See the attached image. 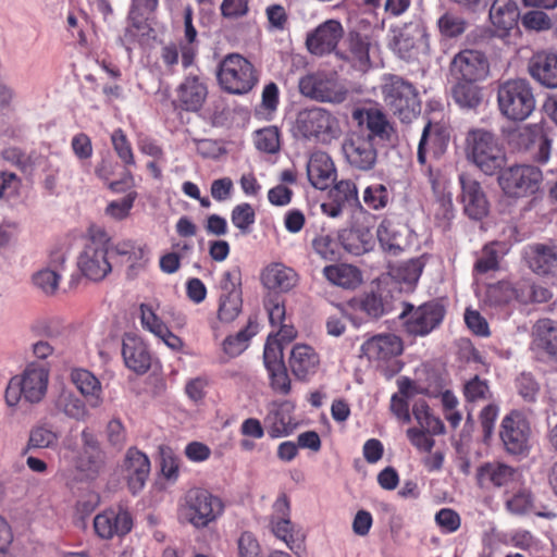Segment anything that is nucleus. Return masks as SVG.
<instances>
[{"instance_id":"nucleus-1","label":"nucleus","mask_w":557,"mask_h":557,"mask_svg":"<svg viewBox=\"0 0 557 557\" xmlns=\"http://www.w3.org/2000/svg\"><path fill=\"white\" fill-rule=\"evenodd\" d=\"M382 96L386 108L401 123H411L421 113L417 87L399 75L389 74L384 78Z\"/></svg>"},{"instance_id":"nucleus-12","label":"nucleus","mask_w":557,"mask_h":557,"mask_svg":"<svg viewBox=\"0 0 557 557\" xmlns=\"http://www.w3.org/2000/svg\"><path fill=\"white\" fill-rule=\"evenodd\" d=\"M352 117L358 123V129L354 131L369 138L379 147L389 143L395 134V128L387 115L377 108L357 109Z\"/></svg>"},{"instance_id":"nucleus-49","label":"nucleus","mask_w":557,"mask_h":557,"mask_svg":"<svg viewBox=\"0 0 557 557\" xmlns=\"http://www.w3.org/2000/svg\"><path fill=\"white\" fill-rule=\"evenodd\" d=\"M465 400L470 404L488 400L492 397L488 382L474 375L462 387Z\"/></svg>"},{"instance_id":"nucleus-54","label":"nucleus","mask_w":557,"mask_h":557,"mask_svg":"<svg viewBox=\"0 0 557 557\" xmlns=\"http://www.w3.org/2000/svg\"><path fill=\"white\" fill-rule=\"evenodd\" d=\"M362 199L369 209L377 211L387 207L391 195L385 185L376 183L363 190Z\"/></svg>"},{"instance_id":"nucleus-59","label":"nucleus","mask_w":557,"mask_h":557,"mask_svg":"<svg viewBox=\"0 0 557 557\" xmlns=\"http://www.w3.org/2000/svg\"><path fill=\"white\" fill-rule=\"evenodd\" d=\"M3 158L12 165L16 166L23 174L33 175L36 168V159L18 148H9L4 150Z\"/></svg>"},{"instance_id":"nucleus-27","label":"nucleus","mask_w":557,"mask_h":557,"mask_svg":"<svg viewBox=\"0 0 557 557\" xmlns=\"http://www.w3.org/2000/svg\"><path fill=\"white\" fill-rule=\"evenodd\" d=\"M24 389V399L30 404L42 400L48 389L49 370L37 363H29L21 375H15Z\"/></svg>"},{"instance_id":"nucleus-36","label":"nucleus","mask_w":557,"mask_h":557,"mask_svg":"<svg viewBox=\"0 0 557 557\" xmlns=\"http://www.w3.org/2000/svg\"><path fill=\"white\" fill-rule=\"evenodd\" d=\"M524 256L530 269L536 274L546 275L557 268V252L553 246L530 245L525 249Z\"/></svg>"},{"instance_id":"nucleus-23","label":"nucleus","mask_w":557,"mask_h":557,"mask_svg":"<svg viewBox=\"0 0 557 557\" xmlns=\"http://www.w3.org/2000/svg\"><path fill=\"white\" fill-rule=\"evenodd\" d=\"M451 72L458 81L479 82L486 77L488 63L482 52L463 50L454 57Z\"/></svg>"},{"instance_id":"nucleus-35","label":"nucleus","mask_w":557,"mask_h":557,"mask_svg":"<svg viewBox=\"0 0 557 557\" xmlns=\"http://www.w3.org/2000/svg\"><path fill=\"white\" fill-rule=\"evenodd\" d=\"M393 48L404 60L413 57L418 46L424 37V30L419 24L409 23L394 32Z\"/></svg>"},{"instance_id":"nucleus-8","label":"nucleus","mask_w":557,"mask_h":557,"mask_svg":"<svg viewBox=\"0 0 557 557\" xmlns=\"http://www.w3.org/2000/svg\"><path fill=\"white\" fill-rule=\"evenodd\" d=\"M223 511L222 499L201 487L190 488L182 506L185 519L197 529L208 527L221 517Z\"/></svg>"},{"instance_id":"nucleus-58","label":"nucleus","mask_w":557,"mask_h":557,"mask_svg":"<svg viewBox=\"0 0 557 557\" xmlns=\"http://www.w3.org/2000/svg\"><path fill=\"white\" fill-rule=\"evenodd\" d=\"M505 506L513 515H525L533 510L532 493L525 487L520 488L506 499Z\"/></svg>"},{"instance_id":"nucleus-40","label":"nucleus","mask_w":557,"mask_h":557,"mask_svg":"<svg viewBox=\"0 0 557 557\" xmlns=\"http://www.w3.org/2000/svg\"><path fill=\"white\" fill-rule=\"evenodd\" d=\"M113 250L116 256L121 257L122 262L128 264V272H133L135 269H141L146 265L148 248L144 244L132 239H125L117 242L114 245Z\"/></svg>"},{"instance_id":"nucleus-11","label":"nucleus","mask_w":557,"mask_h":557,"mask_svg":"<svg viewBox=\"0 0 557 557\" xmlns=\"http://www.w3.org/2000/svg\"><path fill=\"white\" fill-rule=\"evenodd\" d=\"M298 88L302 96L320 102L341 103L347 97V89L337 77L321 71L302 76Z\"/></svg>"},{"instance_id":"nucleus-31","label":"nucleus","mask_w":557,"mask_h":557,"mask_svg":"<svg viewBox=\"0 0 557 557\" xmlns=\"http://www.w3.org/2000/svg\"><path fill=\"white\" fill-rule=\"evenodd\" d=\"M530 76L546 88H557V53L537 51L529 60Z\"/></svg>"},{"instance_id":"nucleus-7","label":"nucleus","mask_w":557,"mask_h":557,"mask_svg":"<svg viewBox=\"0 0 557 557\" xmlns=\"http://www.w3.org/2000/svg\"><path fill=\"white\" fill-rule=\"evenodd\" d=\"M218 81L226 92L245 95L257 85L259 77L249 60L238 53H231L219 65Z\"/></svg>"},{"instance_id":"nucleus-55","label":"nucleus","mask_w":557,"mask_h":557,"mask_svg":"<svg viewBox=\"0 0 557 557\" xmlns=\"http://www.w3.org/2000/svg\"><path fill=\"white\" fill-rule=\"evenodd\" d=\"M243 296H219L218 318L221 322H233L242 312Z\"/></svg>"},{"instance_id":"nucleus-45","label":"nucleus","mask_w":557,"mask_h":557,"mask_svg":"<svg viewBox=\"0 0 557 557\" xmlns=\"http://www.w3.org/2000/svg\"><path fill=\"white\" fill-rule=\"evenodd\" d=\"M264 423L271 438L287 436L294 429L292 418L278 409L270 411L264 419Z\"/></svg>"},{"instance_id":"nucleus-32","label":"nucleus","mask_w":557,"mask_h":557,"mask_svg":"<svg viewBox=\"0 0 557 557\" xmlns=\"http://www.w3.org/2000/svg\"><path fill=\"white\" fill-rule=\"evenodd\" d=\"M127 484L133 494L141 491L150 473V461L146 454L136 447L127 449L124 459Z\"/></svg>"},{"instance_id":"nucleus-10","label":"nucleus","mask_w":557,"mask_h":557,"mask_svg":"<svg viewBox=\"0 0 557 557\" xmlns=\"http://www.w3.org/2000/svg\"><path fill=\"white\" fill-rule=\"evenodd\" d=\"M360 351L361 356L366 357L370 362L376 363L377 368L398 372L399 368H394V366L397 363V358L404 351V342L396 334L381 333L364 341Z\"/></svg>"},{"instance_id":"nucleus-29","label":"nucleus","mask_w":557,"mask_h":557,"mask_svg":"<svg viewBox=\"0 0 557 557\" xmlns=\"http://www.w3.org/2000/svg\"><path fill=\"white\" fill-rule=\"evenodd\" d=\"M158 305L140 304V323L144 330L149 331L157 337L161 338L164 344L173 350H180L183 347L181 337L171 332L168 325L157 314Z\"/></svg>"},{"instance_id":"nucleus-53","label":"nucleus","mask_w":557,"mask_h":557,"mask_svg":"<svg viewBox=\"0 0 557 557\" xmlns=\"http://www.w3.org/2000/svg\"><path fill=\"white\" fill-rule=\"evenodd\" d=\"M497 243H488L483 246L480 257L473 265V271L478 274H485L499 269V256L496 249Z\"/></svg>"},{"instance_id":"nucleus-50","label":"nucleus","mask_w":557,"mask_h":557,"mask_svg":"<svg viewBox=\"0 0 557 557\" xmlns=\"http://www.w3.org/2000/svg\"><path fill=\"white\" fill-rule=\"evenodd\" d=\"M330 195L345 207H361L357 185L350 180L337 182Z\"/></svg>"},{"instance_id":"nucleus-41","label":"nucleus","mask_w":557,"mask_h":557,"mask_svg":"<svg viewBox=\"0 0 557 557\" xmlns=\"http://www.w3.org/2000/svg\"><path fill=\"white\" fill-rule=\"evenodd\" d=\"M451 94L455 102L462 109L475 111L484 100L483 88L476 82L458 81Z\"/></svg>"},{"instance_id":"nucleus-37","label":"nucleus","mask_w":557,"mask_h":557,"mask_svg":"<svg viewBox=\"0 0 557 557\" xmlns=\"http://www.w3.org/2000/svg\"><path fill=\"white\" fill-rule=\"evenodd\" d=\"M532 344L535 349L557 360V322L540 319L532 330Z\"/></svg>"},{"instance_id":"nucleus-56","label":"nucleus","mask_w":557,"mask_h":557,"mask_svg":"<svg viewBox=\"0 0 557 557\" xmlns=\"http://www.w3.org/2000/svg\"><path fill=\"white\" fill-rule=\"evenodd\" d=\"M137 197V191L132 190L122 199L110 201L106 207V214L115 221L125 220L129 216Z\"/></svg>"},{"instance_id":"nucleus-14","label":"nucleus","mask_w":557,"mask_h":557,"mask_svg":"<svg viewBox=\"0 0 557 557\" xmlns=\"http://www.w3.org/2000/svg\"><path fill=\"white\" fill-rule=\"evenodd\" d=\"M530 435V423L521 411L511 410L503 418L499 437L508 454L516 456L527 454Z\"/></svg>"},{"instance_id":"nucleus-44","label":"nucleus","mask_w":557,"mask_h":557,"mask_svg":"<svg viewBox=\"0 0 557 557\" xmlns=\"http://www.w3.org/2000/svg\"><path fill=\"white\" fill-rule=\"evenodd\" d=\"M544 122L527 124L509 132L508 143L519 150H527L536 144V137L542 135Z\"/></svg>"},{"instance_id":"nucleus-48","label":"nucleus","mask_w":557,"mask_h":557,"mask_svg":"<svg viewBox=\"0 0 557 557\" xmlns=\"http://www.w3.org/2000/svg\"><path fill=\"white\" fill-rule=\"evenodd\" d=\"M256 148L265 153H276L281 149V133L276 126L261 128L255 134Z\"/></svg>"},{"instance_id":"nucleus-3","label":"nucleus","mask_w":557,"mask_h":557,"mask_svg":"<svg viewBox=\"0 0 557 557\" xmlns=\"http://www.w3.org/2000/svg\"><path fill=\"white\" fill-rule=\"evenodd\" d=\"M293 133L297 138L330 144L339 138L342 127L332 112L324 108L312 107L297 113Z\"/></svg>"},{"instance_id":"nucleus-20","label":"nucleus","mask_w":557,"mask_h":557,"mask_svg":"<svg viewBox=\"0 0 557 557\" xmlns=\"http://www.w3.org/2000/svg\"><path fill=\"white\" fill-rule=\"evenodd\" d=\"M518 476L517 469L496 460L481 463L475 471L476 485L482 490L508 487Z\"/></svg>"},{"instance_id":"nucleus-16","label":"nucleus","mask_w":557,"mask_h":557,"mask_svg":"<svg viewBox=\"0 0 557 557\" xmlns=\"http://www.w3.org/2000/svg\"><path fill=\"white\" fill-rule=\"evenodd\" d=\"M450 138L448 122L441 119L428 117L418 145L417 160L421 165L426 164V154L440 158L447 149Z\"/></svg>"},{"instance_id":"nucleus-62","label":"nucleus","mask_w":557,"mask_h":557,"mask_svg":"<svg viewBox=\"0 0 557 557\" xmlns=\"http://www.w3.org/2000/svg\"><path fill=\"white\" fill-rule=\"evenodd\" d=\"M499 413L498 405L491 403L483 407L479 413V422L482 429L483 441L487 442L494 434L495 422Z\"/></svg>"},{"instance_id":"nucleus-63","label":"nucleus","mask_w":557,"mask_h":557,"mask_svg":"<svg viewBox=\"0 0 557 557\" xmlns=\"http://www.w3.org/2000/svg\"><path fill=\"white\" fill-rule=\"evenodd\" d=\"M435 523L445 534L455 533L461 525L460 515L451 508H442L435 515Z\"/></svg>"},{"instance_id":"nucleus-43","label":"nucleus","mask_w":557,"mask_h":557,"mask_svg":"<svg viewBox=\"0 0 557 557\" xmlns=\"http://www.w3.org/2000/svg\"><path fill=\"white\" fill-rule=\"evenodd\" d=\"M412 413L421 428L420 430H424L432 435H440L445 432L443 421L431 412L429 405L424 400L417 401L413 405Z\"/></svg>"},{"instance_id":"nucleus-28","label":"nucleus","mask_w":557,"mask_h":557,"mask_svg":"<svg viewBox=\"0 0 557 557\" xmlns=\"http://www.w3.org/2000/svg\"><path fill=\"white\" fill-rule=\"evenodd\" d=\"M488 18L498 37H507L511 30L519 32L518 22L520 18L519 7L513 0H494Z\"/></svg>"},{"instance_id":"nucleus-6","label":"nucleus","mask_w":557,"mask_h":557,"mask_svg":"<svg viewBox=\"0 0 557 557\" xmlns=\"http://www.w3.org/2000/svg\"><path fill=\"white\" fill-rule=\"evenodd\" d=\"M445 315L446 308L442 300L432 299L420 306L404 302L399 319L408 335L424 337L441 326Z\"/></svg>"},{"instance_id":"nucleus-34","label":"nucleus","mask_w":557,"mask_h":557,"mask_svg":"<svg viewBox=\"0 0 557 557\" xmlns=\"http://www.w3.org/2000/svg\"><path fill=\"white\" fill-rule=\"evenodd\" d=\"M307 175L314 188L320 190L329 188L335 176V166L331 157L323 151L311 153L307 163Z\"/></svg>"},{"instance_id":"nucleus-22","label":"nucleus","mask_w":557,"mask_h":557,"mask_svg":"<svg viewBox=\"0 0 557 557\" xmlns=\"http://www.w3.org/2000/svg\"><path fill=\"white\" fill-rule=\"evenodd\" d=\"M133 527L132 516L128 511L119 509H107L94 518L96 534L103 540H111L114 536H124Z\"/></svg>"},{"instance_id":"nucleus-18","label":"nucleus","mask_w":557,"mask_h":557,"mask_svg":"<svg viewBox=\"0 0 557 557\" xmlns=\"http://www.w3.org/2000/svg\"><path fill=\"white\" fill-rule=\"evenodd\" d=\"M355 237L356 233L352 231H343L338 238L322 232L312 239V249L323 260L337 261L342 257V247L350 253H360V246L347 243Z\"/></svg>"},{"instance_id":"nucleus-47","label":"nucleus","mask_w":557,"mask_h":557,"mask_svg":"<svg viewBox=\"0 0 557 557\" xmlns=\"http://www.w3.org/2000/svg\"><path fill=\"white\" fill-rule=\"evenodd\" d=\"M437 27L444 38L451 39L461 36L466 32L468 22L457 13L445 12L437 20Z\"/></svg>"},{"instance_id":"nucleus-64","label":"nucleus","mask_w":557,"mask_h":557,"mask_svg":"<svg viewBox=\"0 0 557 557\" xmlns=\"http://www.w3.org/2000/svg\"><path fill=\"white\" fill-rule=\"evenodd\" d=\"M60 275L55 270L44 269L33 275V283L46 295H54L59 286Z\"/></svg>"},{"instance_id":"nucleus-9","label":"nucleus","mask_w":557,"mask_h":557,"mask_svg":"<svg viewBox=\"0 0 557 557\" xmlns=\"http://www.w3.org/2000/svg\"><path fill=\"white\" fill-rule=\"evenodd\" d=\"M543 181L542 171L535 165L521 164L503 169L498 184L503 191L513 198L534 195Z\"/></svg>"},{"instance_id":"nucleus-46","label":"nucleus","mask_w":557,"mask_h":557,"mask_svg":"<svg viewBox=\"0 0 557 557\" xmlns=\"http://www.w3.org/2000/svg\"><path fill=\"white\" fill-rule=\"evenodd\" d=\"M258 324L251 319L245 329L237 332L234 336H227L224 339L223 348L227 355L236 356L239 355L248 345L250 338L256 335Z\"/></svg>"},{"instance_id":"nucleus-21","label":"nucleus","mask_w":557,"mask_h":557,"mask_svg":"<svg viewBox=\"0 0 557 557\" xmlns=\"http://www.w3.org/2000/svg\"><path fill=\"white\" fill-rule=\"evenodd\" d=\"M270 525L273 534L284 541L289 549L298 546L295 525L290 521V502L285 493L280 494L272 506Z\"/></svg>"},{"instance_id":"nucleus-15","label":"nucleus","mask_w":557,"mask_h":557,"mask_svg":"<svg viewBox=\"0 0 557 557\" xmlns=\"http://www.w3.org/2000/svg\"><path fill=\"white\" fill-rule=\"evenodd\" d=\"M377 147L362 134L350 132L342 143V152L347 164L355 171L369 172L377 163Z\"/></svg>"},{"instance_id":"nucleus-57","label":"nucleus","mask_w":557,"mask_h":557,"mask_svg":"<svg viewBox=\"0 0 557 557\" xmlns=\"http://www.w3.org/2000/svg\"><path fill=\"white\" fill-rule=\"evenodd\" d=\"M231 220L243 234H248L256 221V212L250 203L243 202L233 208Z\"/></svg>"},{"instance_id":"nucleus-60","label":"nucleus","mask_w":557,"mask_h":557,"mask_svg":"<svg viewBox=\"0 0 557 557\" xmlns=\"http://www.w3.org/2000/svg\"><path fill=\"white\" fill-rule=\"evenodd\" d=\"M219 287L220 296H243L240 268L233 267L230 270L223 272Z\"/></svg>"},{"instance_id":"nucleus-25","label":"nucleus","mask_w":557,"mask_h":557,"mask_svg":"<svg viewBox=\"0 0 557 557\" xmlns=\"http://www.w3.org/2000/svg\"><path fill=\"white\" fill-rule=\"evenodd\" d=\"M382 248L397 256L409 246V228L394 218H385L376 231Z\"/></svg>"},{"instance_id":"nucleus-26","label":"nucleus","mask_w":557,"mask_h":557,"mask_svg":"<svg viewBox=\"0 0 557 557\" xmlns=\"http://www.w3.org/2000/svg\"><path fill=\"white\" fill-rule=\"evenodd\" d=\"M122 356L125 366L137 374H145L151 367V354L136 334L126 333L122 341Z\"/></svg>"},{"instance_id":"nucleus-51","label":"nucleus","mask_w":557,"mask_h":557,"mask_svg":"<svg viewBox=\"0 0 557 557\" xmlns=\"http://www.w3.org/2000/svg\"><path fill=\"white\" fill-rule=\"evenodd\" d=\"M512 287L510 281H499L486 287L484 301L492 307H499L512 300Z\"/></svg>"},{"instance_id":"nucleus-61","label":"nucleus","mask_w":557,"mask_h":557,"mask_svg":"<svg viewBox=\"0 0 557 557\" xmlns=\"http://www.w3.org/2000/svg\"><path fill=\"white\" fill-rule=\"evenodd\" d=\"M57 441L58 435L54 431L46 425H37L30 430L27 449L48 448L54 445Z\"/></svg>"},{"instance_id":"nucleus-13","label":"nucleus","mask_w":557,"mask_h":557,"mask_svg":"<svg viewBox=\"0 0 557 557\" xmlns=\"http://www.w3.org/2000/svg\"><path fill=\"white\" fill-rule=\"evenodd\" d=\"M208 84L206 77L197 70L189 72L175 89L172 103L175 110L185 112H199L208 98Z\"/></svg>"},{"instance_id":"nucleus-30","label":"nucleus","mask_w":557,"mask_h":557,"mask_svg":"<svg viewBox=\"0 0 557 557\" xmlns=\"http://www.w3.org/2000/svg\"><path fill=\"white\" fill-rule=\"evenodd\" d=\"M346 46L345 50L336 52V57L348 62L358 71H367L370 66V37L358 32H350L346 39Z\"/></svg>"},{"instance_id":"nucleus-39","label":"nucleus","mask_w":557,"mask_h":557,"mask_svg":"<svg viewBox=\"0 0 557 557\" xmlns=\"http://www.w3.org/2000/svg\"><path fill=\"white\" fill-rule=\"evenodd\" d=\"M323 274L330 283L346 289L358 287L362 281L359 269L345 263L326 265Z\"/></svg>"},{"instance_id":"nucleus-4","label":"nucleus","mask_w":557,"mask_h":557,"mask_svg":"<svg viewBox=\"0 0 557 557\" xmlns=\"http://www.w3.org/2000/svg\"><path fill=\"white\" fill-rule=\"evenodd\" d=\"M535 96L525 78H509L497 88L498 110L506 119L515 122L527 120L535 110Z\"/></svg>"},{"instance_id":"nucleus-19","label":"nucleus","mask_w":557,"mask_h":557,"mask_svg":"<svg viewBox=\"0 0 557 557\" xmlns=\"http://www.w3.org/2000/svg\"><path fill=\"white\" fill-rule=\"evenodd\" d=\"M459 183L461 186L460 201L465 214L475 221L485 218L490 206L481 184L467 173L459 175Z\"/></svg>"},{"instance_id":"nucleus-33","label":"nucleus","mask_w":557,"mask_h":557,"mask_svg":"<svg viewBox=\"0 0 557 557\" xmlns=\"http://www.w3.org/2000/svg\"><path fill=\"white\" fill-rule=\"evenodd\" d=\"M288 364L297 380L308 381L320 366V357L309 345L297 344L290 351Z\"/></svg>"},{"instance_id":"nucleus-42","label":"nucleus","mask_w":557,"mask_h":557,"mask_svg":"<svg viewBox=\"0 0 557 557\" xmlns=\"http://www.w3.org/2000/svg\"><path fill=\"white\" fill-rule=\"evenodd\" d=\"M184 25H185V44H181L182 65L184 69L191 66L194 63L197 47L195 46L197 39V30L193 25V10L187 7L184 11Z\"/></svg>"},{"instance_id":"nucleus-38","label":"nucleus","mask_w":557,"mask_h":557,"mask_svg":"<svg viewBox=\"0 0 557 557\" xmlns=\"http://www.w3.org/2000/svg\"><path fill=\"white\" fill-rule=\"evenodd\" d=\"M71 381L91 407H97L101 404V384L90 371L74 369L71 372Z\"/></svg>"},{"instance_id":"nucleus-52","label":"nucleus","mask_w":557,"mask_h":557,"mask_svg":"<svg viewBox=\"0 0 557 557\" xmlns=\"http://www.w3.org/2000/svg\"><path fill=\"white\" fill-rule=\"evenodd\" d=\"M111 144L116 156L126 168L135 165V156L132 144L122 128L113 131L111 134Z\"/></svg>"},{"instance_id":"nucleus-24","label":"nucleus","mask_w":557,"mask_h":557,"mask_svg":"<svg viewBox=\"0 0 557 557\" xmlns=\"http://www.w3.org/2000/svg\"><path fill=\"white\" fill-rule=\"evenodd\" d=\"M297 271L283 262H271L260 272L262 286L275 293H288L299 283Z\"/></svg>"},{"instance_id":"nucleus-17","label":"nucleus","mask_w":557,"mask_h":557,"mask_svg":"<svg viewBox=\"0 0 557 557\" xmlns=\"http://www.w3.org/2000/svg\"><path fill=\"white\" fill-rule=\"evenodd\" d=\"M344 27L337 20L330 18L319 24L306 35L305 46L314 57H325L338 51L337 46L344 37Z\"/></svg>"},{"instance_id":"nucleus-5","label":"nucleus","mask_w":557,"mask_h":557,"mask_svg":"<svg viewBox=\"0 0 557 557\" xmlns=\"http://www.w3.org/2000/svg\"><path fill=\"white\" fill-rule=\"evenodd\" d=\"M111 238L102 228H91L77 258L81 273L92 282H101L112 271L109 261Z\"/></svg>"},{"instance_id":"nucleus-2","label":"nucleus","mask_w":557,"mask_h":557,"mask_svg":"<svg viewBox=\"0 0 557 557\" xmlns=\"http://www.w3.org/2000/svg\"><path fill=\"white\" fill-rule=\"evenodd\" d=\"M466 152L468 159L485 175L499 173L506 164V153L496 135L483 128L468 132Z\"/></svg>"}]
</instances>
